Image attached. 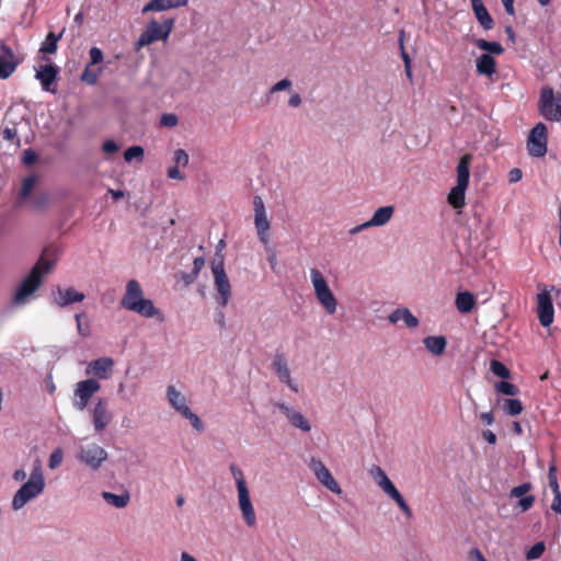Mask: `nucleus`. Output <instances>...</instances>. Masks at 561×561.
Returning a JSON list of instances; mask_svg holds the SVG:
<instances>
[{"instance_id": "61", "label": "nucleus", "mask_w": 561, "mask_h": 561, "mask_svg": "<svg viewBox=\"0 0 561 561\" xmlns=\"http://www.w3.org/2000/svg\"><path fill=\"white\" fill-rule=\"evenodd\" d=\"M482 437L491 445L496 444V435L492 431H483Z\"/></svg>"}, {"instance_id": "8", "label": "nucleus", "mask_w": 561, "mask_h": 561, "mask_svg": "<svg viewBox=\"0 0 561 561\" xmlns=\"http://www.w3.org/2000/svg\"><path fill=\"white\" fill-rule=\"evenodd\" d=\"M211 272L214 275L215 288L218 293L216 300L221 308H225L228 305L232 293L230 282L225 272L222 256H219L218 260H215L211 263Z\"/></svg>"}, {"instance_id": "58", "label": "nucleus", "mask_w": 561, "mask_h": 561, "mask_svg": "<svg viewBox=\"0 0 561 561\" xmlns=\"http://www.w3.org/2000/svg\"><path fill=\"white\" fill-rule=\"evenodd\" d=\"M403 34H404V32L401 31V36H400L401 56H402V59L404 61V68H409V65H411V59H410V56L405 51L404 46H403Z\"/></svg>"}, {"instance_id": "34", "label": "nucleus", "mask_w": 561, "mask_h": 561, "mask_svg": "<svg viewBox=\"0 0 561 561\" xmlns=\"http://www.w3.org/2000/svg\"><path fill=\"white\" fill-rule=\"evenodd\" d=\"M102 497L105 500L106 503H108L117 508H123V507L127 506V504L129 503V500H130L129 493H127V492H125L124 494L117 495V494L104 491L102 493Z\"/></svg>"}, {"instance_id": "39", "label": "nucleus", "mask_w": 561, "mask_h": 561, "mask_svg": "<svg viewBox=\"0 0 561 561\" xmlns=\"http://www.w3.org/2000/svg\"><path fill=\"white\" fill-rule=\"evenodd\" d=\"M230 471H231L232 477L236 480L237 491H239L241 489H248L242 470L237 465L231 463Z\"/></svg>"}, {"instance_id": "46", "label": "nucleus", "mask_w": 561, "mask_h": 561, "mask_svg": "<svg viewBox=\"0 0 561 561\" xmlns=\"http://www.w3.org/2000/svg\"><path fill=\"white\" fill-rule=\"evenodd\" d=\"M556 466L552 465L550 466L549 468V473H548V478H549V485L553 492V495L558 494V493H561L560 492V489H559V483H558V480H557V476H556Z\"/></svg>"}, {"instance_id": "33", "label": "nucleus", "mask_w": 561, "mask_h": 561, "mask_svg": "<svg viewBox=\"0 0 561 561\" xmlns=\"http://www.w3.org/2000/svg\"><path fill=\"white\" fill-rule=\"evenodd\" d=\"M61 36H62V33L57 35L54 32H49L46 35L45 41L41 45L39 53L45 54V55L46 54L47 55L55 54L57 51L58 42L61 38Z\"/></svg>"}, {"instance_id": "5", "label": "nucleus", "mask_w": 561, "mask_h": 561, "mask_svg": "<svg viewBox=\"0 0 561 561\" xmlns=\"http://www.w3.org/2000/svg\"><path fill=\"white\" fill-rule=\"evenodd\" d=\"M369 473L376 484L392 499L408 518L412 517V511L402 494L398 491L392 481L388 478L385 470L379 466H373Z\"/></svg>"}, {"instance_id": "20", "label": "nucleus", "mask_w": 561, "mask_h": 561, "mask_svg": "<svg viewBox=\"0 0 561 561\" xmlns=\"http://www.w3.org/2000/svg\"><path fill=\"white\" fill-rule=\"evenodd\" d=\"M114 360L111 357H101L89 363L88 375H93L99 379H107L113 371Z\"/></svg>"}, {"instance_id": "57", "label": "nucleus", "mask_w": 561, "mask_h": 561, "mask_svg": "<svg viewBox=\"0 0 561 561\" xmlns=\"http://www.w3.org/2000/svg\"><path fill=\"white\" fill-rule=\"evenodd\" d=\"M204 264H205V260L203 256H198V257H195L194 259V262H193V277H196L201 270L204 267Z\"/></svg>"}, {"instance_id": "23", "label": "nucleus", "mask_w": 561, "mask_h": 561, "mask_svg": "<svg viewBox=\"0 0 561 561\" xmlns=\"http://www.w3.org/2000/svg\"><path fill=\"white\" fill-rule=\"evenodd\" d=\"M472 10L474 12V15L478 20V22L481 24V26L489 31L494 27V21L492 16L490 15L488 9L483 4L482 0H470Z\"/></svg>"}, {"instance_id": "1", "label": "nucleus", "mask_w": 561, "mask_h": 561, "mask_svg": "<svg viewBox=\"0 0 561 561\" xmlns=\"http://www.w3.org/2000/svg\"><path fill=\"white\" fill-rule=\"evenodd\" d=\"M56 260L57 249L45 248L31 272L18 287L13 297L14 305L22 306L26 302L27 298L39 288L44 276L51 272Z\"/></svg>"}, {"instance_id": "18", "label": "nucleus", "mask_w": 561, "mask_h": 561, "mask_svg": "<svg viewBox=\"0 0 561 561\" xmlns=\"http://www.w3.org/2000/svg\"><path fill=\"white\" fill-rule=\"evenodd\" d=\"M276 407L286 416L288 422L294 427L299 428L302 432H310L311 425L302 413L295 411L294 409L282 402L276 403Z\"/></svg>"}, {"instance_id": "32", "label": "nucleus", "mask_w": 561, "mask_h": 561, "mask_svg": "<svg viewBox=\"0 0 561 561\" xmlns=\"http://www.w3.org/2000/svg\"><path fill=\"white\" fill-rule=\"evenodd\" d=\"M466 190L467 187L460 185H456L450 190L447 201L454 208L459 209L465 206Z\"/></svg>"}, {"instance_id": "51", "label": "nucleus", "mask_w": 561, "mask_h": 561, "mask_svg": "<svg viewBox=\"0 0 561 561\" xmlns=\"http://www.w3.org/2000/svg\"><path fill=\"white\" fill-rule=\"evenodd\" d=\"M534 503H535V496L534 495H526V496L520 497L519 502L517 503V507L522 512H527L528 510L531 508Z\"/></svg>"}, {"instance_id": "7", "label": "nucleus", "mask_w": 561, "mask_h": 561, "mask_svg": "<svg viewBox=\"0 0 561 561\" xmlns=\"http://www.w3.org/2000/svg\"><path fill=\"white\" fill-rule=\"evenodd\" d=\"M310 277L319 304L324 308V310L329 314L335 313L337 300L333 295L332 290L330 289L322 273L317 268H311Z\"/></svg>"}, {"instance_id": "27", "label": "nucleus", "mask_w": 561, "mask_h": 561, "mask_svg": "<svg viewBox=\"0 0 561 561\" xmlns=\"http://www.w3.org/2000/svg\"><path fill=\"white\" fill-rule=\"evenodd\" d=\"M389 321L391 323L403 321L408 328H416L419 325V319L408 308L396 309L389 316Z\"/></svg>"}, {"instance_id": "29", "label": "nucleus", "mask_w": 561, "mask_h": 561, "mask_svg": "<svg viewBox=\"0 0 561 561\" xmlns=\"http://www.w3.org/2000/svg\"><path fill=\"white\" fill-rule=\"evenodd\" d=\"M394 211L393 206L379 207L368 220L370 227H379L386 225L392 217Z\"/></svg>"}, {"instance_id": "43", "label": "nucleus", "mask_w": 561, "mask_h": 561, "mask_svg": "<svg viewBox=\"0 0 561 561\" xmlns=\"http://www.w3.org/2000/svg\"><path fill=\"white\" fill-rule=\"evenodd\" d=\"M183 417L187 419L191 423V425L198 432H202L204 430V424L201 421V419L188 409L187 411H184V414H182Z\"/></svg>"}, {"instance_id": "54", "label": "nucleus", "mask_w": 561, "mask_h": 561, "mask_svg": "<svg viewBox=\"0 0 561 561\" xmlns=\"http://www.w3.org/2000/svg\"><path fill=\"white\" fill-rule=\"evenodd\" d=\"M102 149L106 154H113L119 150V146L114 140H105Z\"/></svg>"}, {"instance_id": "2", "label": "nucleus", "mask_w": 561, "mask_h": 561, "mask_svg": "<svg viewBox=\"0 0 561 561\" xmlns=\"http://www.w3.org/2000/svg\"><path fill=\"white\" fill-rule=\"evenodd\" d=\"M121 306L133 311L144 318L157 317L160 321H163V314L157 309L152 300L144 297L142 288L138 280L130 279L126 284L125 294L121 300Z\"/></svg>"}, {"instance_id": "41", "label": "nucleus", "mask_w": 561, "mask_h": 561, "mask_svg": "<svg viewBox=\"0 0 561 561\" xmlns=\"http://www.w3.org/2000/svg\"><path fill=\"white\" fill-rule=\"evenodd\" d=\"M546 550V546L542 541L536 542L527 552H526V559L527 560H535L540 558Z\"/></svg>"}, {"instance_id": "15", "label": "nucleus", "mask_w": 561, "mask_h": 561, "mask_svg": "<svg viewBox=\"0 0 561 561\" xmlns=\"http://www.w3.org/2000/svg\"><path fill=\"white\" fill-rule=\"evenodd\" d=\"M537 314L542 327H549L553 322V304L551 296L547 290L537 295Z\"/></svg>"}, {"instance_id": "13", "label": "nucleus", "mask_w": 561, "mask_h": 561, "mask_svg": "<svg viewBox=\"0 0 561 561\" xmlns=\"http://www.w3.org/2000/svg\"><path fill=\"white\" fill-rule=\"evenodd\" d=\"M92 423L95 432H102L113 420L108 410V402L104 398H99L94 407L90 410Z\"/></svg>"}, {"instance_id": "45", "label": "nucleus", "mask_w": 561, "mask_h": 561, "mask_svg": "<svg viewBox=\"0 0 561 561\" xmlns=\"http://www.w3.org/2000/svg\"><path fill=\"white\" fill-rule=\"evenodd\" d=\"M62 458H64V454H62V450L61 448H57L55 449L50 456H49V460H48V467L50 469H56L58 468L61 462H62Z\"/></svg>"}, {"instance_id": "3", "label": "nucleus", "mask_w": 561, "mask_h": 561, "mask_svg": "<svg viewBox=\"0 0 561 561\" xmlns=\"http://www.w3.org/2000/svg\"><path fill=\"white\" fill-rule=\"evenodd\" d=\"M174 18L164 19L162 23L151 20L135 43V49L138 51L154 42L167 41L174 27Z\"/></svg>"}, {"instance_id": "48", "label": "nucleus", "mask_w": 561, "mask_h": 561, "mask_svg": "<svg viewBox=\"0 0 561 561\" xmlns=\"http://www.w3.org/2000/svg\"><path fill=\"white\" fill-rule=\"evenodd\" d=\"M174 162L176 165L186 167L188 164V154L184 149H178L174 151Z\"/></svg>"}, {"instance_id": "42", "label": "nucleus", "mask_w": 561, "mask_h": 561, "mask_svg": "<svg viewBox=\"0 0 561 561\" xmlns=\"http://www.w3.org/2000/svg\"><path fill=\"white\" fill-rule=\"evenodd\" d=\"M35 183H36V178L34 175H30V176L25 178L22 183L20 197L26 198L31 194Z\"/></svg>"}, {"instance_id": "26", "label": "nucleus", "mask_w": 561, "mask_h": 561, "mask_svg": "<svg viewBox=\"0 0 561 561\" xmlns=\"http://www.w3.org/2000/svg\"><path fill=\"white\" fill-rule=\"evenodd\" d=\"M167 397L170 405L181 415L184 414V411L190 409L186 403V398L174 386L167 388Z\"/></svg>"}, {"instance_id": "56", "label": "nucleus", "mask_w": 561, "mask_h": 561, "mask_svg": "<svg viewBox=\"0 0 561 561\" xmlns=\"http://www.w3.org/2000/svg\"><path fill=\"white\" fill-rule=\"evenodd\" d=\"M168 176L172 180H184V174L179 170L178 165L170 167L167 172Z\"/></svg>"}, {"instance_id": "17", "label": "nucleus", "mask_w": 561, "mask_h": 561, "mask_svg": "<svg viewBox=\"0 0 561 561\" xmlns=\"http://www.w3.org/2000/svg\"><path fill=\"white\" fill-rule=\"evenodd\" d=\"M238 502L245 525L248 527H254L256 525V515L250 499L249 489L238 491Z\"/></svg>"}, {"instance_id": "6", "label": "nucleus", "mask_w": 561, "mask_h": 561, "mask_svg": "<svg viewBox=\"0 0 561 561\" xmlns=\"http://www.w3.org/2000/svg\"><path fill=\"white\" fill-rule=\"evenodd\" d=\"M538 111L547 121L561 122V93L556 94L549 85L542 87L539 95Z\"/></svg>"}, {"instance_id": "59", "label": "nucleus", "mask_w": 561, "mask_h": 561, "mask_svg": "<svg viewBox=\"0 0 561 561\" xmlns=\"http://www.w3.org/2000/svg\"><path fill=\"white\" fill-rule=\"evenodd\" d=\"M36 159H37V156H36L35 151H33L31 149H27L24 151L23 161L25 164H33V163H35Z\"/></svg>"}, {"instance_id": "53", "label": "nucleus", "mask_w": 561, "mask_h": 561, "mask_svg": "<svg viewBox=\"0 0 561 561\" xmlns=\"http://www.w3.org/2000/svg\"><path fill=\"white\" fill-rule=\"evenodd\" d=\"M291 87V81L289 79H283L276 82L271 89L270 93H276L279 91L288 90Z\"/></svg>"}, {"instance_id": "14", "label": "nucleus", "mask_w": 561, "mask_h": 561, "mask_svg": "<svg viewBox=\"0 0 561 561\" xmlns=\"http://www.w3.org/2000/svg\"><path fill=\"white\" fill-rule=\"evenodd\" d=\"M310 468L312 469L318 481L327 489L335 494L342 493V489L340 488L339 483L320 459L311 458Z\"/></svg>"}, {"instance_id": "22", "label": "nucleus", "mask_w": 561, "mask_h": 561, "mask_svg": "<svg viewBox=\"0 0 561 561\" xmlns=\"http://www.w3.org/2000/svg\"><path fill=\"white\" fill-rule=\"evenodd\" d=\"M85 298L83 293L77 291L73 288L57 289V296H55V302L59 307H66L70 304L81 302Z\"/></svg>"}, {"instance_id": "25", "label": "nucleus", "mask_w": 561, "mask_h": 561, "mask_svg": "<svg viewBox=\"0 0 561 561\" xmlns=\"http://www.w3.org/2000/svg\"><path fill=\"white\" fill-rule=\"evenodd\" d=\"M472 156L470 153L463 154L457 165V184L460 186L468 187L470 179V164Z\"/></svg>"}, {"instance_id": "4", "label": "nucleus", "mask_w": 561, "mask_h": 561, "mask_svg": "<svg viewBox=\"0 0 561 561\" xmlns=\"http://www.w3.org/2000/svg\"><path fill=\"white\" fill-rule=\"evenodd\" d=\"M45 486V480L39 467L35 468L30 479L16 491L13 496V510L22 508L28 501L41 494Z\"/></svg>"}, {"instance_id": "16", "label": "nucleus", "mask_w": 561, "mask_h": 561, "mask_svg": "<svg viewBox=\"0 0 561 561\" xmlns=\"http://www.w3.org/2000/svg\"><path fill=\"white\" fill-rule=\"evenodd\" d=\"M58 72L59 69L57 66L53 64H46L36 70L35 78L41 82L44 91L54 93L56 92V89L53 88V85L57 80Z\"/></svg>"}, {"instance_id": "10", "label": "nucleus", "mask_w": 561, "mask_h": 561, "mask_svg": "<svg viewBox=\"0 0 561 561\" xmlns=\"http://www.w3.org/2000/svg\"><path fill=\"white\" fill-rule=\"evenodd\" d=\"M101 389V385L98 380L89 378L76 383L73 391V407L83 411L91 398Z\"/></svg>"}, {"instance_id": "64", "label": "nucleus", "mask_w": 561, "mask_h": 561, "mask_svg": "<svg viewBox=\"0 0 561 561\" xmlns=\"http://www.w3.org/2000/svg\"><path fill=\"white\" fill-rule=\"evenodd\" d=\"M502 3L504 5L505 11L507 12V14H510V15H514L515 14L514 0H502Z\"/></svg>"}, {"instance_id": "49", "label": "nucleus", "mask_w": 561, "mask_h": 561, "mask_svg": "<svg viewBox=\"0 0 561 561\" xmlns=\"http://www.w3.org/2000/svg\"><path fill=\"white\" fill-rule=\"evenodd\" d=\"M90 64L88 66H95L102 62L103 53L99 47H92L89 51Z\"/></svg>"}, {"instance_id": "24", "label": "nucleus", "mask_w": 561, "mask_h": 561, "mask_svg": "<svg viewBox=\"0 0 561 561\" xmlns=\"http://www.w3.org/2000/svg\"><path fill=\"white\" fill-rule=\"evenodd\" d=\"M188 0H150L141 10L142 13L150 11H164L168 9L185 7Z\"/></svg>"}, {"instance_id": "31", "label": "nucleus", "mask_w": 561, "mask_h": 561, "mask_svg": "<svg viewBox=\"0 0 561 561\" xmlns=\"http://www.w3.org/2000/svg\"><path fill=\"white\" fill-rule=\"evenodd\" d=\"M426 350L432 354L438 356L442 355L447 345V341L444 336H427L423 341Z\"/></svg>"}, {"instance_id": "19", "label": "nucleus", "mask_w": 561, "mask_h": 561, "mask_svg": "<svg viewBox=\"0 0 561 561\" xmlns=\"http://www.w3.org/2000/svg\"><path fill=\"white\" fill-rule=\"evenodd\" d=\"M272 367L282 382L286 383L293 391H298L297 386L291 380L290 371L284 354L277 353L274 356Z\"/></svg>"}, {"instance_id": "47", "label": "nucleus", "mask_w": 561, "mask_h": 561, "mask_svg": "<svg viewBox=\"0 0 561 561\" xmlns=\"http://www.w3.org/2000/svg\"><path fill=\"white\" fill-rule=\"evenodd\" d=\"M99 71L90 70V66H87L81 76V80L89 84H95L99 78Z\"/></svg>"}, {"instance_id": "40", "label": "nucleus", "mask_w": 561, "mask_h": 561, "mask_svg": "<svg viewBox=\"0 0 561 561\" xmlns=\"http://www.w3.org/2000/svg\"><path fill=\"white\" fill-rule=\"evenodd\" d=\"M495 388L500 393L505 396H516L518 393V388L508 381H499Z\"/></svg>"}, {"instance_id": "11", "label": "nucleus", "mask_w": 561, "mask_h": 561, "mask_svg": "<svg viewBox=\"0 0 561 561\" xmlns=\"http://www.w3.org/2000/svg\"><path fill=\"white\" fill-rule=\"evenodd\" d=\"M253 210H254V226L256 229L257 237L263 244H267L270 241L268 230L271 222L266 215L265 204L261 196L256 195L253 198Z\"/></svg>"}, {"instance_id": "44", "label": "nucleus", "mask_w": 561, "mask_h": 561, "mask_svg": "<svg viewBox=\"0 0 561 561\" xmlns=\"http://www.w3.org/2000/svg\"><path fill=\"white\" fill-rule=\"evenodd\" d=\"M84 313L76 314L77 330L80 336L87 337L90 335V325L88 322L82 323V319L84 318Z\"/></svg>"}, {"instance_id": "62", "label": "nucleus", "mask_w": 561, "mask_h": 561, "mask_svg": "<svg viewBox=\"0 0 561 561\" xmlns=\"http://www.w3.org/2000/svg\"><path fill=\"white\" fill-rule=\"evenodd\" d=\"M480 420L485 424V425H492L493 422H494V417H493V414L492 412H482L480 414Z\"/></svg>"}, {"instance_id": "9", "label": "nucleus", "mask_w": 561, "mask_h": 561, "mask_svg": "<svg viewBox=\"0 0 561 561\" xmlns=\"http://www.w3.org/2000/svg\"><path fill=\"white\" fill-rule=\"evenodd\" d=\"M548 129L543 123H537L529 133L527 150L535 158L545 157L547 153Z\"/></svg>"}, {"instance_id": "63", "label": "nucleus", "mask_w": 561, "mask_h": 561, "mask_svg": "<svg viewBox=\"0 0 561 561\" xmlns=\"http://www.w3.org/2000/svg\"><path fill=\"white\" fill-rule=\"evenodd\" d=\"M301 104V98L298 93H294L290 95L288 100V105L291 107H298Z\"/></svg>"}, {"instance_id": "38", "label": "nucleus", "mask_w": 561, "mask_h": 561, "mask_svg": "<svg viewBox=\"0 0 561 561\" xmlns=\"http://www.w3.org/2000/svg\"><path fill=\"white\" fill-rule=\"evenodd\" d=\"M491 371L503 379H507L511 376L510 369L500 360H491Z\"/></svg>"}, {"instance_id": "35", "label": "nucleus", "mask_w": 561, "mask_h": 561, "mask_svg": "<svg viewBox=\"0 0 561 561\" xmlns=\"http://www.w3.org/2000/svg\"><path fill=\"white\" fill-rule=\"evenodd\" d=\"M478 48L488 51V54L502 55L504 53L503 46L497 42H489L480 38L474 42Z\"/></svg>"}, {"instance_id": "30", "label": "nucleus", "mask_w": 561, "mask_h": 561, "mask_svg": "<svg viewBox=\"0 0 561 561\" xmlns=\"http://www.w3.org/2000/svg\"><path fill=\"white\" fill-rule=\"evenodd\" d=\"M456 307L461 313H469L476 305V298L470 291H460L456 296Z\"/></svg>"}, {"instance_id": "21", "label": "nucleus", "mask_w": 561, "mask_h": 561, "mask_svg": "<svg viewBox=\"0 0 561 561\" xmlns=\"http://www.w3.org/2000/svg\"><path fill=\"white\" fill-rule=\"evenodd\" d=\"M1 51L0 79H7L14 72L18 64L14 61V55L9 46L2 45Z\"/></svg>"}, {"instance_id": "37", "label": "nucleus", "mask_w": 561, "mask_h": 561, "mask_svg": "<svg viewBox=\"0 0 561 561\" xmlns=\"http://www.w3.org/2000/svg\"><path fill=\"white\" fill-rule=\"evenodd\" d=\"M144 148L140 146H131L127 148L124 152V160L126 162H131L134 159H137L138 161H142L144 159Z\"/></svg>"}, {"instance_id": "55", "label": "nucleus", "mask_w": 561, "mask_h": 561, "mask_svg": "<svg viewBox=\"0 0 561 561\" xmlns=\"http://www.w3.org/2000/svg\"><path fill=\"white\" fill-rule=\"evenodd\" d=\"M522 178H523V172L518 168H513L508 172V182L510 183H517V182H519L522 180Z\"/></svg>"}, {"instance_id": "60", "label": "nucleus", "mask_w": 561, "mask_h": 561, "mask_svg": "<svg viewBox=\"0 0 561 561\" xmlns=\"http://www.w3.org/2000/svg\"><path fill=\"white\" fill-rule=\"evenodd\" d=\"M551 510L554 511L556 513L561 514V493L553 495Z\"/></svg>"}, {"instance_id": "36", "label": "nucleus", "mask_w": 561, "mask_h": 561, "mask_svg": "<svg viewBox=\"0 0 561 561\" xmlns=\"http://www.w3.org/2000/svg\"><path fill=\"white\" fill-rule=\"evenodd\" d=\"M503 409L508 415L516 416L523 412V404L518 399H506Z\"/></svg>"}, {"instance_id": "28", "label": "nucleus", "mask_w": 561, "mask_h": 561, "mask_svg": "<svg viewBox=\"0 0 561 561\" xmlns=\"http://www.w3.org/2000/svg\"><path fill=\"white\" fill-rule=\"evenodd\" d=\"M477 72L492 77L496 71V61L490 54H482L476 61Z\"/></svg>"}, {"instance_id": "50", "label": "nucleus", "mask_w": 561, "mask_h": 561, "mask_svg": "<svg viewBox=\"0 0 561 561\" xmlns=\"http://www.w3.org/2000/svg\"><path fill=\"white\" fill-rule=\"evenodd\" d=\"M531 489L530 483H523L511 490V497H523Z\"/></svg>"}, {"instance_id": "52", "label": "nucleus", "mask_w": 561, "mask_h": 561, "mask_svg": "<svg viewBox=\"0 0 561 561\" xmlns=\"http://www.w3.org/2000/svg\"><path fill=\"white\" fill-rule=\"evenodd\" d=\"M178 116L175 114H163L161 116L160 123L165 127H174L178 125Z\"/></svg>"}, {"instance_id": "12", "label": "nucleus", "mask_w": 561, "mask_h": 561, "mask_svg": "<svg viewBox=\"0 0 561 561\" xmlns=\"http://www.w3.org/2000/svg\"><path fill=\"white\" fill-rule=\"evenodd\" d=\"M77 458L93 470H98L107 458L106 450L98 444L82 446Z\"/></svg>"}]
</instances>
